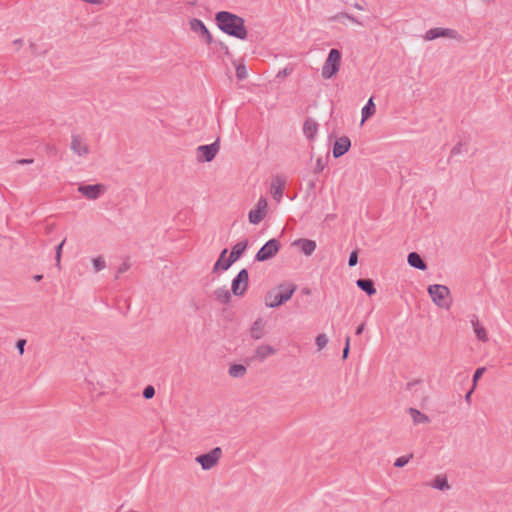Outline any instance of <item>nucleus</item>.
<instances>
[{
    "label": "nucleus",
    "mask_w": 512,
    "mask_h": 512,
    "mask_svg": "<svg viewBox=\"0 0 512 512\" xmlns=\"http://www.w3.org/2000/svg\"><path fill=\"white\" fill-rule=\"evenodd\" d=\"M349 351H350V337L347 336L346 340H345V347L343 349V354H342L343 359H346L348 357Z\"/></svg>",
    "instance_id": "ea45409f"
},
{
    "label": "nucleus",
    "mask_w": 512,
    "mask_h": 512,
    "mask_svg": "<svg viewBox=\"0 0 512 512\" xmlns=\"http://www.w3.org/2000/svg\"><path fill=\"white\" fill-rule=\"evenodd\" d=\"M407 262L411 267L419 270H426L427 264L417 252H411L408 254Z\"/></svg>",
    "instance_id": "a211bd4d"
},
{
    "label": "nucleus",
    "mask_w": 512,
    "mask_h": 512,
    "mask_svg": "<svg viewBox=\"0 0 512 512\" xmlns=\"http://www.w3.org/2000/svg\"><path fill=\"white\" fill-rule=\"evenodd\" d=\"M105 190L106 188L103 184L80 185L78 187V192L89 200L98 199L105 192Z\"/></svg>",
    "instance_id": "f8f14e48"
},
{
    "label": "nucleus",
    "mask_w": 512,
    "mask_h": 512,
    "mask_svg": "<svg viewBox=\"0 0 512 512\" xmlns=\"http://www.w3.org/2000/svg\"><path fill=\"white\" fill-rule=\"evenodd\" d=\"M471 324H472V326H473V328H474V329L480 326L479 320H478V318H477V316H476V315H473V316H472V318H471Z\"/></svg>",
    "instance_id": "49530a36"
},
{
    "label": "nucleus",
    "mask_w": 512,
    "mask_h": 512,
    "mask_svg": "<svg viewBox=\"0 0 512 512\" xmlns=\"http://www.w3.org/2000/svg\"><path fill=\"white\" fill-rule=\"evenodd\" d=\"M215 21L218 28L229 36L240 40H245L248 36L244 19L236 14L219 11L215 15Z\"/></svg>",
    "instance_id": "f257e3e1"
},
{
    "label": "nucleus",
    "mask_w": 512,
    "mask_h": 512,
    "mask_svg": "<svg viewBox=\"0 0 512 512\" xmlns=\"http://www.w3.org/2000/svg\"><path fill=\"white\" fill-rule=\"evenodd\" d=\"M65 239L59 244L56 246V249H55V260H56V266L58 269L61 268V255H62V248H63V245L65 244Z\"/></svg>",
    "instance_id": "7c9ffc66"
},
{
    "label": "nucleus",
    "mask_w": 512,
    "mask_h": 512,
    "mask_svg": "<svg viewBox=\"0 0 512 512\" xmlns=\"http://www.w3.org/2000/svg\"><path fill=\"white\" fill-rule=\"evenodd\" d=\"M129 264L126 262H123L117 269L116 272V278H119L120 274L126 272L129 269Z\"/></svg>",
    "instance_id": "a19ab883"
},
{
    "label": "nucleus",
    "mask_w": 512,
    "mask_h": 512,
    "mask_svg": "<svg viewBox=\"0 0 512 512\" xmlns=\"http://www.w3.org/2000/svg\"><path fill=\"white\" fill-rule=\"evenodd\" d=\"M236 77L239 80H243L247 77V70L246 67L242 64H239L236 66Z\"/></svg>",
    "instance_id": "72a5a7b5"
},
{
    "label": "nucleus",
    "mask_w": 512,
    "mask_h": 512,
    "mask_svg": "<svg viewBox=\"0 0 512 512\" xmlns=\"http://www.w3.org/2000/svg\"><path fill=\"white\" fill-rule=\"evenodd\" d=\"M353 7H354V8H356V9H358V10H364L363 6H362V5H360L359 3H355V4H353Z\"/></svg>",
    "instance_id": "5fc2aeb1"
},
{
    "label": "nucleus",
    "mask_w": 512,
    "mask_h": 512,
    "mask_svg": "<svg viewBox=\"0 0 512 512\" xmlns=\"http://www.w3.org/2000/svg\"><path fill=\"white\" fill-rule=\"evenodd\" d=\"M276 353V349H274L270 345H261L256 349L255 357L259 360H264L267 356L273 355Z\"/></svg>",
    "instance_id": "5701e85b"
},
{
    "label": "nucleus",
    "mask_w": 512,
    "mask_h": 512,
    "mask_svg": "<svg viewBox=\"0 0 512 512\" xmlns=\"http://www.w3.org/2000/svg\"><path fill=\"white\" fill-rule=\"evenodd\" d=\"M26 345V340L25 339H19L17 342H16V348L18 349L19 353L22 355L24 353V347Z\"/></svg>",
    "instance_id": "79ce46f5"
},
{
    "label": "nucleus",
    "mask_w": 512,
    "mask_h": 512,
    "mask_svg": "<svg viewBox=\"0 0 512 512\" xmlns=\"http://www.w3.org/2000/svg\"><path fill=\"white\" fill-rule=\"evenodd\" d=\"M314 186H315L314 182H311V183H310V187H311V188H314Z\"/></svg>",
    "instance_id": "4d7b16f0"
},
{
    "label": "nucleus",
    "mask_w": 512,
    "mask_h": 512,
    "mask_svg": "<svg viewBox=\"0 0 512 512\" xmlns=\"http://www.w3.org/2000/svg\"><path fill=\"white\" fill-rule=\"evenodd\" d=\"M408 413L410 414L412 421L414 424H426L430 422L429 417L426 414H423L416 408H409Z\"/></svg>",
    "instance_id": "4be33fe9"
},
{
    "label": "nucleus",
    "mask_w": 512,
    "mask_h": 512,
    "mask_svg": "<svg viewBox=\"0 0 512 512\" xmlns=\"http://www.w3.org/2000/svg\"><path fill=\"white\" fill-rule=\"evenodd\" d=\"M215 298L222 304H228L231 300V294L226 288H218L214 291Z\"/></svg>",
    "instance_id": "393cba45"
},
{
    "label": "nucleus",
    "mask_w": 512,
    "mask_h": 512,
    "mask_svg": "<svg viewBox=\"0 0 512 512\" xmlns=\"http://www.w3.org/2000/svg\"><path fill=\"white\" fill-rule=\"evenodd\" d=\"M95 272H99L106 267V262L102 256L92 260Z\"/></svg>",
    "instance_id": "c756f323"
},
{
    "label": "nucleus",
    "mask_w": 512,
    "mask_h": 512,
    "mask_svg": "<svg viewBox=\"0 0 512 512\" xmlns=\"http://www.w3.org/2000/svg\"><path fill=\"white\" fill-rule=\"evenodd\" d=\"M486 368L485 367H479L475 370L474 374H473V378H472V384H477L478 380L480 379V377L483 375V373L485 372Z\"/></svg>",
    "instance_id": "c9c22d12"
},
{
    "label": "nucleus",
    "mask_w": 512,
    "mask_h": 512,
    "mask_svg": "<svg viewBox=\"0 0 512 512\" xmlns=\"http://www.w3.org/2000/svg\"><path fill=\"white\" fill-rule=\"evenodd\" d=\"M294 284H279L277 287L269 290L265 296V305L269 308H276L291 299L296 291Z\"/></svg>",
    "instance_id": "f03ea898"
},
{
    "label": "nucleus",
    "mask_w": 512,
    "mask_h": 512,
    "mask_svg": "<svg viewBox=\"0 0 512 512\" xmlns=\"http://www.w3.org/2000/svg\"><path fill=\"white\" fill-rule=\"evenodd\" d=\"M474 332H475L478 340H480L482 342L488 341V335H487L486 329L483 326L480 325L479 327L475 328Z\"/></svg>",
    "instance_id": "c85d7f7f"
},
{
    "label": "nucleus",
    "mask_w": 512,
    "mask_h": 512,
    "mask_svg": "<svg viewBox=\"0 0 512 512\" xmlns=\"http://www.w3.org/2000/svg\"><path fill=\"white\" fill-rule=\"evenodd\" d=\"M347 16H349L348 13H345V12H341V13H338L337 15H335L333 17L334 20H340L341 18H346L347 19Z\"/></svg>",
    "instance_id": "de8ad7c7"
},
{
    "label": "nucleus",
    "mask_w": 512,
    "mask_h": 512,
    "mask_svg": "<svg viewBox=\"0 0 512 512\" xmlns=\"http://www.w3.org/2000/svg\"><path fill=\"white\" fill-rule=\"evenodd\" d=\"M439 37H446V38H451V39H459L460 35L454 29L441 28V27H436V28L429 29L425 33V35H424V39L426 41H432V40L437 39Z\"/></svg>",
    "instance_id": "1a4fd4ad"
},
{
    "label": "nucleus",
    "mask_w": 512,
    "mask_h": 512,
    "mask_svg": "<svg viewBox=\"0 0 512 512\" xmlns=\"http://www.w3.org/2000/svg\"><path fill=\"white\" fill-rule=\"evenodd\" d=\"M248 247V240L244 239L238 243H236L230 252V255L228 257L227 266H231L233 263H235L238 259L241 258L243 253Z\"/></svg>",
    "instance_id": "2eb2a0df"
},
{
    "label": "nucleus",
    "mask_w": 512,
    "mask_h": 512,
    "mask_svg": "<svg viewBox=\"0 0 512 512\" xmlns=\"http://www.w3.org/2000/svg\"><path fill=\"white\" fill-rule=\"evenodd\" d=\"M342 54L338 49H331L322 67V77L330 79L336 75L341 66Z\"/></svg>",
    "instance_id": "20e7f679"
},
{
    "label": "nucleus",
    "mask_w": 512,
    "mask_h": 512,
    "mask_svg": "<svg viewBox=\"0 0 512 512\" xmlns=\"http://www.w3.org/2000/svg\"><path fill=\"white\" fill-rule=\"evenodd\" d=\"M292 245L300 248L301 252L306 256L312 255L316 249V242L310 239L300 238L295 240Z\"/></svg>",
    "instance_id": "dca6fc26"
},
{
    "label": "nucleus",
    "mask_w": 512,
    "mask_h": 512,
    "mask_svg": "<svg viewBox=\"0 0 512 512\" xmlns=\"http://www.w3.org/2000/svg\"><path fill=\"white\" fill-rule=\"evenodd\" d=\"M227 253H228L227 248H225L221 251L217 261L215 262V264L212 268L213 273H217L219 271H226L231 267V266H227V262H228V258H226Z\"/></svg>",
    "instance_id": "f3484780"
},
{
    "label": "nucleus",
    "mask_w": 512,
    "mask_h": 512,
    "mask_svg": "<svg viewBox=\"0 0 512 512\" xmlns=\"http://www.w3.org/2000/svg\"><path fill=\"white\" fill-rule=\"evenodd\" d=\"M461 147H462L461 143H458L457 145H455L453 147V149L451 150V156L460 154L462 152Z\"/></svg>",
    "instance_id": "37998d69"
},
{
    "label": "nucleus",
    "mask_w": 512,
    "mask_h": 512,
    "mask_svg": "<svg viewBox=\"0 0 512 512\" xmlns=\"http://www.w3.org/2000/svg\"><path fill=\"white\" fill-rule=\"evenodd\" d=\"M220 47L225 51L226 54L229 53V48L223 42H219Z\"/></svg>",
    "instance_id": "3c124183"
},
{
    "label": "nucleus",
    "mask_w": 512,
    "mask_h": 512,
    "mask_svg": "<svg viewBox=\"0 0 512 512\" xmlns=\"http://www.w3.org/2000/svg\"><path fill=\"white\" fill-rule=\"evenodd\" d=\"M219 141L216 140L214 143L209 145H200L197 148V160L199 162H210L212 161L219 151Z\"/></svg>",
    "instance_id": "6e6552de"
},
{
    "label": "nucleus",
    "mask_w": 512,
    "mask_h": 512,
    "mask_svg": "<svg viewBox=\"0 0 512 512\" xmlns=\"http://www.w3.org/2000/svg\"><path fill=\"white\" fill-rule=\"evenodd\" d=\"M44 149L50 156H56L58 154V149L54 144L47 143L45 144Z\"/></svg>",
    "instance_id": "f704fd0d"
},
{
    "label": "nucleus",
    "mask_w": 512,
    "mask_h": 512,
    "mask_svg": "<svg viewBox=\"0 0 512 512\" xmlns=\"http://www.w3.org/2000/svg\"><path fill=\"white\" fill-rule=\"evenodd\" d=\"M412 457H413V454H409V455H406V456L398 457L395 460V462H394V466L397 467V468H402V467H404L409 462V460Z\"/></svg>",
    "instance_id": "2f4dec72"
},
{
    "label": "nucleus",
    "mask_w": 512,
    "mask_h": 512,
    "mask_svg": "<svg viewBox=\"0 0 512 512\" xmlns=\"http://www.w3.org/2000/svg\"><path fill=\"white\" fill-rule=\"evenodd\" d=\"M249 284V274L247 269H241L233 278L231 283V291L235 296H243L247 291Z\"/></svg>",
    "instance_id": "423d86ee"
},
{
    "label": "nucleus",
    "mask_w": 512,
    "mask_h": 512,
    "mask_svg": "<svg viewBox=\"0 0 512 512\" xmlns=\"http://www.w3.org/2000/svg\"><path fill=\"white\" fill-rule=\"evenodd\" d=\"M264 335V322L262 318H258L254 321L250 328V336L254 340H259Z\"/></svg>",
    "instance_id": "412c9836"
},
{
    "label": "nucleus",
    "mask_w": 512,
    "mask_h": 512,
    "mask_svg": "<svg viewBox=\"0 0 512 512\" xmlns=\"http://www.w3.org/2000/svg\"><path fill=\"white\" fill-rule=\"evenodd\" d=\"M428 293L432 301L440 308L449 309L452 304L450 290L447 286L433 284L428 287Z\"/></svg>",
    "instance_id": "7ed1b4c3"
},
{
    "label": "nucleus",
    "mask_w": 512,
    "mask_h": 512,
    "mask_svg": "<svg viewBox=\"0 0 512 512\" xmlns=\"http://www.w3.org/2000/svg\"><path fill=\"white\" fill-rule=\"evenodd\" d=\"M280 241L273 238L267 241L256 253L255 260L264 262L272 259L280 250Z\"/></svg>",
    "instance_id": "39448f33"
},
{
    "label": "nucleus",
    "mask_w": 512,
    "mask_h": 512,
    "mask_svg": "<svg viewBox=\"0 0 512 512\" xmlns=\"http://www.w3.org/2000/svg\"><path fill=\"white\" fill-rule=\"evenodd\" d=\"M461 376H462L461 381H465L468 378V374L467 373H463Z\"/></svg>",
    "instance_id": "6e6d98bb"
},
{
    "label": "nucleus",
    "mask_w": 512,
    "mask_h": 512,
    "mask_svg": "<svg viewBox=\"0 0 512 512\" xmlns=\"http://www.w3.org/2000/svg\"><path fill=\"white\" fill-rule=\"evenodd\" d=\"M477 386H472V388L466 393L465 395V400L468 404L471 403V395L472 393L474 392V389L476 388Z\"/></svg>",
    "instance_id": "a18cd8bd"
},
{
    "label": "nucleus",
    "mask_w": 512,
    "mask_h": 512,
    "mask_svg": "<svg viewBox=\"0 0 512 512\" xmlns=\"http://www.w3.org/2000/svg\"><path fill=\"white\" fill-rule=\"evenodd\" d=\"M358 263V252L355 250V251H352L350 256H349V259H348V265L350 267H353L355 266L356 264Z\"/></svg>",
    "instance_id": "58836bf2"
},
{
    "label": "nucleus",
    "mask_w": 512,
    "mask_h": 512,
    "mask_svg": "<svg viewBox=\"0 0 512 512\" xmlns=\"http://www.w3.org/2000/svg\"><path fill=\"white\" fill-rule=\"evenodd\" d=\"M351 147V141L347 136L338 138L333 145V157L339 158L346 154Z\"/></svg>",
    "instance_id": "4468645a"
},
{
    "label": "nucleus",
    "mask_w": 512,
    "mask_h": 512,
    "mask_svg": "<svg viewBox=\"0 0 512 512\" xmlns=\"http://www.w3.org/2000/svg\"><path fill=\"white\" fill-rule=\"evenodd\" d=\"M347 19H348V20H350V21H351V22H353V23H356V24H358V25H361V22H359V21L357 20V18H355L354 16H352V15H350V14H349V16H347Z\"/></svg>",
    "instance_id": "8fccbe9b"
},
{
    "label": "nucleus",
    "mask_w": 512,
    "mask_h": 512,
    "mask_svg": "<svg viewBox=\"0 0 512 512\" xmlns=\"http://www.w3.org/2000/svg\"><path fill=\"white\" fill-rule=\"evenodd\" d=\"M70 149L79 157H86L90 153V147L85 139L79 134L71 136Z\"/></svg>",
    "instance_id": "9b49d317"
},
{
    "label": "nucleus",
    "mask_w": 512,
    "mask_h": 512,
    "mask_svg": "<svg viewBox=\"0 0 512 512\" xmlns=\"http://www.w3.org/2000/svg\"><path fill=\"white\" fill-rule=\"evenodd\" d=\"M267 206V199L265 197H260L255 208L249 212V222L255 225L260 223L266 216Z\"/></svg>",
    "instance_id": "9d476101"
},
{
    "label": "nucleus",
    "mask_w": 512,
    "mask_h": 512,
    "mask_svg": "<svg viewBox=\"0 0 512 512\" xmlns=\"http://www.w3.org/2000/svg\"><path fill=\"white\" fill-rule=\"evenodd\" d=\"M13 43L15 45L21 46L23 44V40L22 39H16V40L13 41Z\"/></svg>",
    "instance_id": "864d4df0"
},
{
    "label": "nucleus",
    "mask_w": 512,
    "mask_h": 512,
    "mask_svg": "<svg viewBox=\"0 0 512 512\" xmlns=\"http://www.w3.org/2000/svg\"><path fill=\"white\" fill-rule=\"evenodd\" d=\"M375 111H376L375 104L373 102V98L371 97L368 100V102L366 103V105L362 108V112H361L362 122L366 121L371 116H373L375 114Z\"/></svg>",
    "instance_id": "b1692460"
},
{
    "label": "nucleus",
    "mask_w": 512,
    "mask_h": 512,
    "mask_svg": "<svg viewBox=\"0 0 512 512\" xmlns=\"http://www.w3.org/2000/svg\"><path fill=\"white\" fill-rule=\"evenodd\" d=\"M246 373V367L242 364H233L229 368L232 377H242Z\"/></svg>",
    "instance_id": "cd10ccee"
},
{
    "label": "nucleus",
    "mask_w": 512,
    "mask_h": 512,
    "mask_svg": "<svg viewBox=\"0 0 512 512\" xmlns=\"http://www.w3.org/2000/svg\"><path fill=\"white\" fill-rule=\"evenodd\" d=\"M317 131H318V124L316 121L309 118L304 122L303 133L308 139L313 140L317 134Z\"/></svg>",
    "instance_id": "6ab92c4d"
},
{
    "label": "nucleus",
    "mask_w": 512,
    "mask_h": 512,
    "mask_svg": "<svg viewBox=\"0 0 512 512\" xmlns=\"http://www.w3.org/2000/svg\"><path fill=\"white\" fill-rule=\"evenodd\" d=\"M327 342H328V338L326 337L325 334H319L316 337V345H317L318 350H322L326 346Z\"/></svg>",
    "instance_id": "473e14b6"
},
{
    "label": "nucleus",
    "mask_w": 512,
    "mask_h": 512,
    "mask_svg": "<svg viewBox=\"0 0 512 512\" xmlns=\"http://www.w3.org/2000/svg\"><path fill=\"white\" fill-rule=\"evenodd\" d=\"M325 165H326V162L321 157H319L316 160V166L314 168V173L318 174V173L322 172L325 168Z\"/></svg>",
    "instance_id": "4c0bfd02"
},
{
    "label": "nucleus",
    "mask_w": 512,
    "mask_h": 512,
    "mask_svg": "<svg viewBox=\"0 0 512 512\" xmlns=\"http://www.w3.org/2000/svg\"><path fill=\"white\" fill-rule=\"evenodd\" d=\"M364 328H365V324H361V325H359V326L357 327V329H356V335H360V334H362V333H363V331H364Z\"/></svg>",
    "instance_id": "09e8293b"
},
{
    "label": "nucleus",
    "mask_w": 512,
    "mask_h": 512,
    "mask_svg": "<svg viewBox=\"0 0 512 512\" xmlns=\"http://www.w3.org/2000/svg\"><path fill=\"white\" fill-rule=\"evenodd\" d=\"M283 190H284V183H279V184H276L275 182L272 183L271 193H272L273 198L277 202H280V200L283 196Z\"/></svg>",
    "instance_id": "bb28decb"
},
{
    "label": "nucleus",
    "mask_w": 512,
    "mask_h": 512,
    "mask_svg": "<svg viewBox=\"0 0 512 512\" xmlns=\"http://www.w3.org/2000/svg\"><path fill=\"white\" fill-rule=\"evenodd\" d=\"M34 162V159H19L15 161V164L17 165H26V164H32Z\"/></svg>",
    "instance_id": "c03bdc74"
},
{
    "label": "nucleus",
    "mask_w": 512,
    "mask_h": 512,
    "mask_svg": "<svg viewBox=\"0 0 512 512\" xmlns=\"http://www.w3.org/2000/svg\"><path fill=\"white\" fill-rule=\"evenodd\" d=\"M42 278H43V275H41V274H37V275H35V276L33 277V279H34L36 282H39L40 280H42Z\"/></svg>",
    "instance_id": "603ef678"
},
{
    "label": "nucleus",
    "mask_w": 512,
    "mask_h": 512,
    "mask_svg": "<svg viewBox=\"0 0 512 512\" xmlns=\"http://www.w3.org/2000/svg\"><path fill=\"white\" fill-rule=\"evenodd\" d=\"M190 29L199 34V36L207 43L211 44L213 43L214 39L212 34L209 32L203 21L193 18L190 20Z\"/></svg>",
    "instance_id": "ddd939ff"
},
{
    "label": "nucleus",
    "mask_w": 512,
    "mask_h": 512,
    "mask_svg": "<svg viewBox=\"0 0 512 512\" xmlns=\"http://www.w3.org/2000/svg\"><path fill=\"white\" fill-rule=\"evenodd\" d=\"M431 485L433 488L438 490H445L450 488L445 476H436Z\"/></svg>",
    "instance_id": "a878e982"
},
{
    "label": "nucleus",
    "mask_w": 512,
    "mask_h": 512,
    "mask_svg": "<svg viewBox=\"0 0 512 512\" xmlns=\"http://www.w3.org/2000/svg\"><path fill=\"white\" fill-rule=\"evenodd\" d=\"M221 456L222 449L215 447L210 452L197 456L195 460L201 465L203 470H210L218 463Z\"/></svg>",
    "instance_id": "0eeeda50"
},
{
    "label": "nucleus",
    "mask_w": 512,
    "mask_h": 512,
    "mask_svg": "<svg viewBox=\"0 0 512 512\" xmlns=\"http://www.w3.org/2000/svg\"><path fill=\"white\" fill-rule=\"evenodd\" d=\"M143 397L145 399H151L154 397L155 395V389H154V386H146L143 393H142Z\"/></svg>",
    "instance_id": "e433bc0d"
},
{
    "label": "nucleus",
    "mask_w": 512,
    "mask_h": 512,
    "mask_svg": "<svg viewBox=\"0 0 512 512\" xmlns=\"http://www.w3.org/2000/svg\"><path fill=\"white\" fill-rule=\"evenodd\" d=\"M358 288L364 291L368 296H372L376 294V288L374 286V282L368 278H360L356 281Z\"/></svg>",
    "instance_id": "aec40b11"
}]
</instances>
